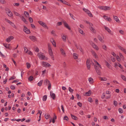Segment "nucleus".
<instances>
[{"mask_svg":"<svg viewBox=\"0 0 126 126\" xmlns=\"http://www.w3.org/2000/svg\"><path fill=\"white\" fill-rule=\"evenodd\" d=\"M96 62V63L97 64V65H94V67L95 70L97 74L100 76L102 75V73L101 70L102 69V68L101 65L97 62Z\"/></svg>","mask_w":126,"mask_h":126,"instance_id":"1","label":"nucleus"},{"mask_svg":"<svg viewBox=\"0 0 126 126\" xmlns=\"http://www.w3.org/2000/svg\"><path fill=\"white\" fill-rule=\"evenodd\" d=\"M38 22L39 24L42 26L43 27H45V28L47 29H48V27L47 26L46 24L45 23L43 22L42 21H38Z\"/></svg>","mask_w":126,"mask_h":126,"instance_id":"2","label":"nucleus"},{"mask_svg":"<svg viewBox=\"0 0 126 126\" xmlns=\"http://www.w3.org/2000/svg\"><path fill=\"white\" fill-rule=\"evenodd\" d=\"M62 21L63 22L64 26L69 29V30H71V28L70 27L68 26V24L64 20H62Z\"/></svg>","mask_w":126,"mask_h":126,"instance_id":"3","label":"nucleus"},{"mask_svg":"<svg viewBox=\"0 0 126 126\" xmlns=\"http://www.w3.org/2000/svg\"><path fill=\"white\" fill-rule=\"evenodd\" d=\"M42 65L43 67H47L51 66L50 64L48 63L44 62H42Z\"/></svg>","mask_w":126,"mask_h":126,"instance_id":"4","label":"nucleus"},{"mask_svg":"<svg viewBox=\"0 0 126 126\" xmlns=\"http://www.w3.org/2000/svg\"><path fill=\"white\" fill-rule=\"evenodd\" d=\"M104 27L105 30H106L109 34L111 35H113V33L109 28L105 26H104Z\"/></svg>","mask_w":126,"mask_h":126,"instance_id":"5","label":"nucleus"},{"mask_svg":"<svg viewBox=\"0 0 126 126\" xmlns=\"http://www.w3.org/2000/svg\"><path fill=\"white\" fill-rule=\"evenodd\" d=\"M86 63L88 69H90V61L88 59H87Z\"/></svg>","mask_w":126,"mask_h":126,"instance_id":"6","label":"nucleus"},{"mask_svg":"<svg viewBox=\"0 0 126 126\" xmlns=\"http://www.w3.org/2000/svg\"><path fill=\"white\" fill-rule=\"evenodd\" d=\"M23 30L27 34H29L30 33V30L27 28V27L25 26H24Z\"/></svg>","mask_w":126,"mask_h":126,"instance_id":"7","label":"nucleus"},{"mask_svg":"<svg viewBox=\"0 0 126 126\" xmlns=\"http://www.w3.org/2000/svg\"><path fill=\"white\" fill-rule=\"evenodd\" d=\"M14 38V37L13 36H10L8 38H7L6 41L8 42H10L11 40Z\"/></svg>","mask_w":126,"mask_h":126,"instance_id":"8","label":"nucleus"},{"mask_svg":"<svg viewBox=\"0 0 126 126\" xmlns=\"http://www.w3.org/2000/svg\"><path fill=\"white\" fill-rule=\"evenodd\" d=\"M111 8L110 6H103V10L104 11H107L110 10L111 9Z\"/></svg>","mask_w":126,"mask_h":126,"instance_id":"9","label":"nucleus"},{"mask_svg":"<svg viewBox=\"0 0 126 126\" xmlns=\"http://www.w3.org/2000/svg\"><path fill=\"white\" fill-rule=\"evenodd\" d=\"M103 17L104 19L109 22H110L111 21V19L110 17H108L107 16L104 15L103 16Z\"/></svg>","mask_w":126,"mask_h":126,"instance_id":"10","label":"nucleus"},{"mask_svg":"<svg viewBox=\"0 0 126 126\" xmlns=\"http://www.w3.org/2000/svg\"><path fill=\"white\" fill-rule=\"evenodd\" d=\"M8 9V12H7V14L9 16L11 17L13 16L12 13L11 12L9 9Z\"/></svg>","mask_w":126,"mask_h":126,"instance_id":"11","label":"nucleus"},{"mask_svg":"<svg viewBox=\"0 0 126 126\" xmlns=\"http://www.w3.org/2000/svg\"><path fill=\"white\" fill-rule=\"evenodd\" d=\"M50 95L51 97L52 98L53 100H54L56 97L55 94H54L51 92H50Z\"/></svg>","mask_w":126,"mask_h":126,"instance_id":"12","label":"nucleus"},{"mask_svg":"<svg viewBox=\"0 0 126 126\" xmlns=\"http://www.w3.org/2000/svg\"><path fill=\"white\" fill-rule=\"evenodd\" d=\"M29 38L33 41H35L36 40V37L33 36H30Z\"/></svg>","mask_w":126,"mask_h":126,"instance_id":"13","label":"nucleus"},{"mask_svg":"<svg viewBox=\"0 0 126 126\" xmlns=\"http://www.w3.org/2000/svg\"><path fill=\"white\" fill-rule=\"evenodd\" d=\"M92 45V46L95 49H96V50H98V47H97L95 45L94 43L93 42H92V43H91Z\"/></svg>","mask_w":126,"mask_h":126,"instance_id":"14","label":"nucleus"},{"mask_svg":"<svg viewBox=\"0 0 126 126\" xmlns=\"http://www.w3.org/2000/svg\"><path fill=\"white\" fill-rule=\"evenodd\" d=\"M3 45L6 48L10 49H11L10 48V44H4Z\"/></svg>","mask_w":126,"mask_h":126,"instance_id":"15","label":"nucleus"},{"mask_svg":"<svg viewBox=\"0 0 126 126\" xmlns=\"http://www.w3.org/2000/svg\"><path fill=\"white\" fill-rule=\"evenodd\" d=\"M113 18L116 21V22L119 23L120 22L119 20L118 19V17L116 16H113Z\"/></svg>","mask_w":126,"mask_h":126,"instance_id":"16","label":"nucleus"},{"mask_svg":"<svg viewBox=\"0 0 126 126\" xmlns=\"http://www.w3.org/2000/svg\"><path fill=\"white\" fill-rule=\"evenodd\" d=\"M60 51L62 54L64 56H65L66 55V54L63 49L62 48H61L60 49Z\"/></svg>","mask_w":126,"mask_h":126,"instance_id":"17","label":"nucleus"},{"mask_svg":"<svg viewBox=\"0 0 126 126\" xmlns=\"http://www.w3.org/2000/svg\"><path fill=\"white\" fill-rule=\"evenodd\" d=\"M83 10L86 13L88 14L91 12L89 10L85 8H83Z\"/></svg>","mask_w":126,"mask_h":126,"instance_id":"18","label":"nucleus"},{"mask_svg":"<svg viewBox=\"0 0 126 126\" xmlns=\"http://www.w3.org/2000/svg\"><path fill=\"white\" fill-rule=\"evenodd\" d=\"M90 29L94 33H95V30L94 29V28L92 27V26L90 27Z\"/></svg>","mask_w":126,"mask_h":126,"instance_id":"19","label":"nucleus"},{"mask_svg":"<svg viewBox=\"0 0 126 126\" xmlns=\"http://www.w3.org/2000/svg\"><path fill=\"white\" fill-rule=\"evenodd\" d=\"M91 52L93 55L94 56L95 58H97V55L96 54L95 52L94 51L92 50Z\"/></svg>","mask_w":126,"mask_h":126,"instance_id":"20","label":"nucleus"},{"mask_svg":"<svg viewBox=\"0 0 126 126\" xmlns=\"http://www.w3.org/2000/svg\"><path fill=\"white\" fill-rule=\"evenodd\" d=\"M66 35H63L62 37V38L63 41L64 42H65L66 41Z\"/></svg>","mask_w":126,"mask_h":126,"instance_id":"21","label":"nucleus"},{"mask_svg":"<svg viewBox=\"0 0 126 126\" xmlns=\"http://www.w3.org/2000/svg\"><path fill=\"white\" fill-rule=\"evenodd\" d=\"M91 90H89V91L85 93L86 95L87 96H89L91 94Z\"/></svg>","mask_w":126,"mask_h":126,"instance_id":"22","label":"nucleus"},{"mask_svg":"<svg viewBox=\"0 0 126 126\" xmlns=\"http://www.w3.org/2000/svg\"><path fill=\"white\" fill-rule=\"evenodd\" d=\"M71 116L72 118L73 119H74L75 120H77L78 119V118L76 116L74 115H73L72 114H71Z\"/></svg>","mask_w":126,"mask_h":126,"instance_id":"23","label":"nucleus"},{"mask_svg":"<svg viewBox=\"0 0 126 126\" xmlns=\"http://www.w3.org/2000/svg\"><path fill=\"white\" fill-rule=\"evenodd\" d=\"M45 117L46 119H48L49 118H50V115L48 114H46L45 115Z\"/></svg>","mask_w":126,"mask_h":126,"instance_id":"24","label":"nucleus"},{"mask_svg":"<svg viewBox=\"0 0 126 126\" xmlns=\"http://www.w3.org/2000/svg\"><path fill=\"white\" fill-rule=\"evenodd\" d=\"M73 56L75 59H77L78 58V55L77 54L74 53L73 54Z\"/></svg>","mask_w":126,"mask_h":126,"instance_id":"25","label":"nucleus"},{"mask_svg":"<svg viewBox=\"0 0 126 126\" xmlns=\"http://www.w3.org/2000/svg\"><path fill=\"white\" fill-rule=\"evenodd\" d=\"M61 2H62V3H63V4H65L67 5H68L71 6V5L69 4H68V3L66 2V1H65V0H63V1H61Z\"/></svg>","mask_w":126,"mask_h":126,"instance_id":"26","label":"nucleus"},{"mask_svg":"<svg viewBox=\"0 0 126 126\" xmlns=\"http://www.w3.org/2000/svg\"><path fill=\"white\" fill-rule=\"evenodd\" d=\"M106 66L110 68L111 69V66L110 65V64L108 62H106Z\"/></svg>","mask_w":126,"mask_h":126,"instance_id":"27","label":"nucleus"},{"mask_svg":"<svg viewBox=\"0 0 126 126\" xmlns=\"http://www.w3.org/2000/svg\"><path fill=\"white\" fill-rule=\"evenodd\" d=\"M88 80L90 83H92L94 82L93 79L91 78H90Z\"/></svg>","mask_w":126,"mask_h":126,"instance_id":"28","label":"nucleus"},{"mask_svg":"<svg viewBox=\"0 0 126 126\" xmlns=\"http://www.w3.org/2000/svg\"><path fill=\"white\" fill-rule=\"evenodd\" d=\"M24 14L25 16L27 17H29V13L26 11L24 12Z\"/></svg>","mask_w":126,"mask_h":126,"instance_id":"29","label":"nucleus"},{"mask_svg":"<svg viewBox=\"0 0 126 126\" xmlns=\"http://www.w3.org/2000/svg\"><path fill=\"white\" fill-rule=\"evenodd\" d=\"M47 98V95H44L43 98V100L44 101H46Z\"/></svg>","mask_w":126,"mask_h":126,"instance_id":"30","label":"nucleus"},{"mask_svg":"<svg viewBox=\"0 0 126 126\" xmlns=\"http://www.w3.org/2000/svg\"><path fill=\"white\" fill-rule=\"evenodd\" d=\"M121 77L123 80L126 81V78L125 76L123 75H121Z\"/></svg>","mask_w":126,"mask_h":126,"instance_id":"31","label":"nucleus"},{"mask_svg":"<svg viewBox=\"0 0 126 126\" xmlns=\"http://www.w3.org/2000/svg\"><path fill=\"white\" fill-rule=\"evenodd\" d=\"M79 32L81 34H84V33H83V32L82 30L80 28L79 29Z\"/></svg>","mask_w":126,"mask_h":126,"instance_id":"32","label":"nucleus"},{"mask_svg":"<svg viewBox=\"0 0 126 126\" xmlns=\"http://www.w3.org/2000/svg\"><path fill=\"white\" fill-rule=\"evenodd\" d=\"M38 56L39 58H41V57L42 56H43L44 57H45V56L44 55H42L41 54L39 53L37 55Z\"/></svg>","mask_w":126,"mask_h":126,"instance_id":"33","label":"nucleus"},{"mask_svg":"<svg viewBox=\"0 0 126 126\" xmlns=\"http://www.w3.org/2000/svg\"><path fill=\"white\" fill-rule=\"evenodd\" d=\"M43 82V80H42L40 81H39L38 83V85L39 86H41L42 84V83Z\"/></svg>","mask_w":126,"mask_h":126,"instance_id":"34","label":"nucleus"},{"mask_svg":"<svg viewBox=\"0 0 126 126\" xmlns=\"http://www.w3.org/2000/svg\"><path fill=\"white\" fill-rule=\"evenodd\" d=\"M48 51L50 56H52L53 55L52 50H50Z\"/></svg>","mask_w":126,"mask_h":126,"instance_id":"35","label":"nucleus"},{"mask_svg":"<svg viewBox=\"0 0 126 126\" xmlns=\"http://www.w3.org/2000/svg\"><path fill=\"white\" fill-rule=\"evenodd\" d=\"M52 43L54 47H56V44L55 41L53 40V39L52 38Z\"/></svg>","mask_w":126,"mask_h":126,"instance_id":"36","label":"nucleus"},{"mask_svg":"<svg viewBox=\"0 0 126 126\" xmlns=\"http://www.w3.org/2000/svg\"><path fill=\"white\" fill-rule=\"evenodd\" d=\"M118 47L121 50H122L123 51L125 49H124L123 47H121L119 45L118 46Z\"/></svg>","mask_w":126,"mask_h":126,"instance_id":"37","label":"nucleus"},{"mask_svg":"<svg viewBox=\"0 0 126 126\" xmlns=\"http://www.w3.org/2000/svg\"><path fill=\"white\" fill-rule=\"evenodd\" d=\"M22 20L26 24H28V22L26 21V19L25 18H22Z\"/></svg>","mask_w":126,"mask_h":126,"instance_id":"38","label":"nucleus"},{"mask_svg":"<svg viewBox=\"0 0 126 126\" xmlns=\"http://www.w3.org/2000/svg\"><path fill=\"white\" fill-rule=\"evenodd\" d=\"M10 25L12 26L14 28L17 29L15 25L12 22Z\"/></svg>","mask_w":126,"mask_h":126,"instance_id":"39","label":"nucleus"},{"mask_svg":"<svg viewBox=\"0 0 126 126\" xmlns=\"http://www.w3.org/2000/svg\"><path fill=\"white\" fill-rule=\"evenodd\" d=\"M33 79V77L32 76H31L29 77V80L30 81H32Z\"/></svg>","mask_w":126,"mask_h":126,"instance_id":"40","label":"nucleus"},{"mask_svg":"<svg viewBox=\"0 0 126 126\" xmlns=\"http://www.w3.org/2000/svg\"><path fill=\"white\" fill-rule=\"evenodd\" d=\"M50 82L47 79H46L44 80V83H46V84L47 83H49Z\"/></svg>","mask_w":126,"mask_h":126,"instance_id":"41","label":"nucleus"},{"mask_svg":"<svg viewBox=\"0 0 126 126\" xmlns=\"http://www.w3.org/2000/svg\"><path fill=\"white\" fill-rule=\"evenodd\" d=\"M14 14L16 16H18L19 17L21 16H20V15L19 14H18V13H17L16 12H14Z\"/></svg>","mask_w":126,"mask_h":126,"instance_id":"42","label":"nucleus"},{"mask_svg":"<svg viewBox=\"0 0 126 126\" xmlns=\"http://www.w3.org/2000/svg\"><path fill=\"white\" fill-rule=\"evenodd\" d=\"M27 65V67L28 68H29L31 66V64L29 63H26Z\"/></svg>","mask_w":126,"mask_h":126,"instance_id":"43","label":"nucleus"},{"mask_svg":"<svg viewBox=\"0 0 126 126\" xmlns=\"http://www.w3.org/2000/svg\"><path fill=\"white\" fill-rule=\"evenodd\" d=\"M103 48L104 49L105 51L107 50V48L106 46L105 45H103Z\"/></svg>","mask_w":126,"mask_h":126,"instance_id":"44","label":"nucleus"},{"mask_svg":"<svg viewBox=\"0 0 126 126\" xmlns=\"http://www.w3.org/2000/svg\"><path fill=\"white\" fill-rule=\"evenodd\" d=\"M113 104L115 106H117V102L116 101H114Z\"/></svg>","mask_w":126,"mask_h":126,"instance_id":"45","label":"nucleus"},{"mask_svg":"<svg viewBox=\"0 0 126 126\" xmlns=\"http://www.w3.org/2000/svg\"><path fill=\"white\" fill-rule=\"evenodd\" d=\"M48 50H52L51 48V47L50 46V44H48Z\"/></svg>","mask_w":126,"mask_h":126,"instance_id":"46","label":"nucleus"},{"mask_svg":"<svg viewBox=\"0 0 126 126\" xmlns=\"http://www.w3.org/2000/svg\"><path fill=\"white\" fill-rule=\"evenodd\" d=\"M24 51L26 53H27L28 51V49L26 47H24Z\"/></svg>","mask_w":126,"mask_h":126,"instance_id":"47","label":"nucleus"},{"mask_svg":"<svg viewBox=\"0 0 126 126\" xmlns=\"http://www.w3.org/2000/svg\"><path fill=\"white\" fill-rule=\"evenodd\" d=\"M63 119L67 121L68 120V118L66 116H65L63 117Z\"/></svg>","mask_w":126,"mask_h":126,"instance_id":"48","label":"nucleus"},{"mask_svg":"<svg viewBox=\"0 0 126 126\" xmlns=\"http://www.w3.org/2000/svg\"><path fill=\"white\" fill-rule=\"evenodd\" d=\"M118 110L119 112L121 113H122L123 112V110L121 108H119Z\"/></svg>","mask_w":126,"mask_h":126,"instance_id":"49","label":"nucleus"},{"mask_svg":"<svg viewBox=\"0 0 126 126\" xmlns=\"http://www.w3.org/2000/svg\"><path fill=\"white\" fill-rule=\"evenodd\" d=\"M119 57H120V58L121 59H123L124 57L121 53H119Z\"/></svg>","mask_w":126,"mask_h":126,"instance_id":"50","label":"nucleus"},{"mask_svg":"<svg viewBox=\"0 0 126 126\" xmlns=\"http://www.w3.org/2000/svg\"><path fill=\"white\" fill-rule=\"evenodd\" d=\"M115 57L116 58V59L119 62L120 60V59L119 56L117 55L116 57Z\"/></svg>","mask_w":126,"mask_h":126,"instance_id":"51","label":"nucleus"},{"mask_svg":"<svg viewBox=\"0 0 126 126\" xmlns=\"http://www.w3.org/2000/svg\"><path fill=\"white\" fill-rule=\"evenodd\" d=\"M29 20L30 22L31 23H32L33 22V20L32 17H29Z\"/></svg>","mask_w":126,"mask_h":126,"instance_id":"52","label":"nucleus"},{"mask_svg":"<svg viewBox=\"0 0 126 126\" xmlns=\"http://www.w3.org/2000/svg\"><path fill=\"white\" fill-rule=\"evenodd\" d=\"M51 32V33L52 34H53V35L54 36H55L56 35L55 34V32L53 30Z\"/></svg>","mask_w":126,"mask_h":126,"instance_id":"53","label":"nucleus"},{"mask_svg":"<svg viewBox=\"0 0 126 126\" xmlns=\"http://www.w3.org/2000/svg\"><path fill=\"white\" fill-rule=\"evenodd\" d=\"M68 89L69 91L71 92L72 93L74 91L70 87H69Z\"/></svg>","mask_w":126,"mask_h":126,"instance_id":"54","label":"nucleus"},{"mask_svg":"<svg viewBox=\"0 0 126 126\" xmlns=\"http://www.w3.org/2000/svg\"><path fill=\"white\" fill-rule=\"evenodd\" d=\"M16 78V77L15 76H13V77H11L10 79H9V80H11L12 79H15Z\"/></svg>","mask_w":126,"mask_h":126,"instance_id":"55","label":"nucleus"},{"mask_svg":"<svg viewBox=\"0 0 126 126\" xmlns=\"http://www.w3.org/2000/svg\"><path fill=\"white\" fill-rule=\"evenodd\" d=\"M74 45H75V46L78 49H79V48L78 47L76 43L75 42H74Z\"/></svg>","mask_w":126,"mask_h":126,"instance_id":"56","label":"nucleus"},{"mask_svg":"<svg viewBox=\"0 0 126 126\" xmlns=\"http://www.w3.org/2000/svg\"><path fill=\"white\" fill-rule=\"evenodd\" d=\"M111 60L113 62H114L115 61V59L113 57H111Z\"/></svg>","mask_w":126,"mask_h":126,"instance_id":"57","label":"nucleus"},{"mask_svg":"<svg viewBox=\"0 0 126 126\" xmlns=\"http://www.w3.org/2000/svg\"><path fill=\"white\" fill-rule=\"evenodd\" d=\"M80 50L83 53V50L81 46H80V47L79 48Z\"/></svg>","mask_w":126,"mask_h":126,"instance_id":"58","label":"nucleus"},{"mask_svg":"<svg viewBox=\"0 0 126 126\" xmlns=\"http://www.w3.org/2000/svg\"><path fill=\"white\" fill-rule=\"evenodd\" d=\"M51 83L50 82V83H49L48 84V90H50L51 89Z\"/></svg>","mask_w":126,"mask_h":126,"instance_id":"59","label":"nucleus"},{"mask_svg":"<svg viewBox=\"0 0 126 126\" xmlns=\"http://www.w3.org/2000/svg\"><path fill=\"white\" fill-rule=\"evenodd\" d=\"M80 107H81L82 106V104L81 103L79 102L77 104Z\"/></svg>","mask_w":126,"mask_h":126,"instance_id":"60","label":"nucleus"},{"mask_svg":"<svg viewBox=\"0 0 126 126\" xmlns=\"http://www.w3.org/2000/svg\"><path fill=\"white\" fill-rule=\"evenodd\" d=\"M62 22H58L57 23V25L58 26H60L62 24Z\"/></svg>","mask_w":126,"mask_h":126,"instance_id":"61","label":"nucleus"},{"mask_svg":"<svg viewBox=\"0 0 126 126\" xmlns=\"http://www.w3.org/2000/svg\"><path fill=\"white\" fill-rule=\"evenodd\" d=\"M104 119L106 120H107L108 119V117L107 116H105L103 117Z\"/></svg>","mask_w":126,"mask_h":126,"instance_id":"62","label":"nucleus"},{"mask_svg":"<svg viewBox=\"0 0 126 126\" xmlns=\"http://www.w3.org/2000/svg\"><path fill=\"white\" fill-rule=\"evenodd\" d=\"M88 101L91 102H93V101L92 100V99L91 98H89L88 99Z\"/></svg>","mask_w":126,"mask_h":126,"instance_id":"63","label":"nucleus"},{"mask_svg":"<svg viewBox=\"0 0 126 126\" xmlns=\"http://www.w3.org/2000/svg\"><path fill=\"white\" fill-rule=\"evenodd\" d=\"M114 67L116 69H117L118 68V65L116 63H115L114 64Z\"/></svg>","mask_w":126,"mask_h":126,"instance_id":"64","label":"nucleus"}]
</instances>
